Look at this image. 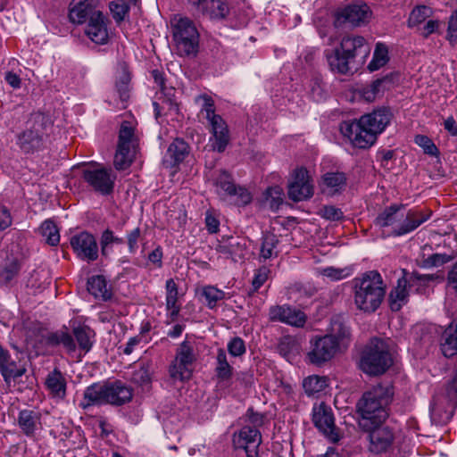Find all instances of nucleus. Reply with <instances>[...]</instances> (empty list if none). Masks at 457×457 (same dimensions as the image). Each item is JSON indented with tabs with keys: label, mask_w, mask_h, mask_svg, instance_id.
Returning <instances> with one entry per match:
<instances>
[{
	"label": "nucleus",
	"mask_w": 457,
	"mask_h": 457,
	"mask_svg": "<svg viewBox=\"0 0 457 457\" xmlns=\"http://www.w3.org/2000/svg\"><path fill=\"white\" fill-rule=\"evenodd\" d=\"M431 212L422 210L410 209L405 212L403 204H391L381 212L374 220L376 226L390 228V235L401 237L409 234L426 222Z\"/></svg>",
	"instance_id": "f257e3e1"
},
{
	"label": "nucleus",
	"mask_w": 457,
	"mask_h": 457,
	"mask_svg": "<svg viewBox=\"0 0 457 457\" xmlns=\"http://www.w3.org/2000/svg\"><path fill=\"white\" fill-rule=\"evenodd\" d=\"M393 397L389 386L378 385L365 392L356 404L361 416L360 426L370 429L373 424L381 425L388 417L387 405Z\"/></svg>",
	"instance_id": "f03ea898"
},
{
	"label": "nucleus",
	"mask_w": 457,
	"mask_h": 457,
	"mask_svg": "<svg viewBox=\"0 0 457 457\" xmlns=\"http://www.w3.org/2000/svg\"><path fill=\"white\" fill-rule=\"evenodd\" d=\"M370 53V47L363 37L346 36L342 38L340 47L328 56V62L333 71L347 74L356 58H359L358 63H363Z\"/></svg>",
	"instance_id": "7ed1b4c3"
},
{
	"label": "nucleus",
	"mask_w": 457,
	"mask_h": 457,
	"mask_svg": "<svg viewBox=\"0 0 457 457\" xmlns=\"http://www.w3.org/2000/svg\"><path fill=\"white\" fill-rule=\"evenodd\" d=\"M353 283L354 303L357 308L365 312H375L386 294L381 275L377 270H370L361 278H354Z\"/></svg>",
	"instance_id": "20e7f679"
},
{
	"label": "nucleus",
	"mask_w": 457,
	"mask_h": 457,
	"mask_svg": "<svg viewBox=\"0 0 457 457\" xmlns=\"http://www.w3.org/2000/svg\"><path fill=\"white\" fill-rule=\"evenodd\" d=\"M53 121L47 114L37 112L30 114L24 129L16 135V145L24 154L38 151L46 142Z\"/></svg>",
	"instance_id": "39448f33"
},
{
	"label": "nucleus",
	"mask_w": 457,
	"mask_h": 457,
	"mask_svg": "<svg viewBox=\"0 0 457 457\" xmlns=\"http://www.w3.org/2000/svg\"><path fill=\"white\" fill-rule=\"evenodd\" d=\"M171 32L177 54L180 56H195L198 52L199 34L194 22L188 18H174Z\"/></svg>",
	"instance_id": "423d86ee"
},
{
	"label": "nucleus",
	"mask_w": 457,
	"mask_h": 457,
	"mask_svg": "<svg viewBox=\"0 0 457 457\" xmlns=\"http://www.w3.org/2000/svg\"><path fill=\"white\" fill-rule=\"evenodd\" d=\"M392 365V357L386 344L373 338L361 359V369L369 375L383 374Z\"/></svg>",
	"instance_id": "0eeeda50"
},
{
	"label": "nucleus",
	"mask_w": 457,
	"mask_h": 457,
	"mask_svg": "<svg viewBox=\"0 0 457 457\" xmlns=\"http://www.w3.org/2000/svg\"><path fill=\"white\" fill-rule=\"evenodd\" d=\"M137 145V137L135 128L129 121L120 124L117 150L114 155V167L119 170H126L133 162L135 149Z\"/></svg>",
	"instance_id": "6e6552de"
},
{
	"label": "nucleus",
	"mask_w": 457,
	"mask_h": 457,
	"mask_svg": "<svg viewBox=\"0 0 457 457\" xmlns=\"http://www.w3.org/2000/svg\"><path fill=\"white\" fill-rule=\"evenodd\" d=\"M342 350L329 337L314 336L309 341L305 361L316 367H322L333 360Z\"/></svg>",
	"instance_id": "1a4fd4ad"
},
{
	"label": "nucleus",
	"mask_w": 457,
	"mask_h": 457,
	"mask_svg": "<svg viewBox=\"0 0 457 457\" xmlns=\"http://www.w3.org/2000/svg\"><path fill=\"white\" fill-rule=\"evenodd\" d=\"M82 179L96 193L108 195L113 191L116 175L111 168L87 165L82 169Z\"/></svg>",
	"instance_id": "9d476101"
},
{
	"label": "nucleus",
	"mask_w": 457,
	"mask_h": 457,
	"mask_svg": "<svg viewBox=\"0 0 457 457\" xmlns=\"http://www.w3.org/2000/svg\"><path fill=\"white\" fill-rule=\"evenodd\" d=\"M312 420L315 428L331 443H337L342 438V433L335 424L332 408L326 403L313 405Z\"/></svg>",
	"instance_id": "9b49d317"
},
{
	"label": "nucleus",
	"mask_w": 457,
	"mask_h": 457,
	"mask_svg": "<svg viewBox=\"0 0 457 457\" xmlns=\"http://www.w3.org/2000/svg\"><path fill=\"white\" fill-rule=\"evenodd\" d=\"M196 361L193 343L183 341L176 352L175 360L170 366L169 373L174 381H184L191 378L192 364Z\"/></svg>",
	"instance_id": "f8f14e48"
},
{
	"label": "nucleus",
	"mask_w": 457,
	"mask_h": 457,
	"mask_svg": "<svg viewBox=\"0 0 457 457\" xmlns=\"http://www.w3.org/2000/svg\"><path fill=\"white\" fill-rule=\"evenodd\" d=\"M340 131L354 147L360 149L370 148L377 140L366 126L361 123L360 119L342 122Z\"/></svg>",
	"instance_id": "ddd939ff"
},
{
	"label": "nucleus",
	"mask_w": 457,
	"mask_h": 457,
	"mask_svg": "<svg viewBox=\"0 0 457 457\" xmlns=\"http://www.w3.org/2000/svg\"><path fill=\"white\" fill-rule=\"evenodd\" d=\"M71 246L82 261L92 262L98 259L99 247L96 237L87 231H82L73 235L70 239Z\"/></svg>",
	"instance_id": "4468645a"
},
{
	"label": "nucleus",
	"mask_w": 457,
	"mask_h": 457,
	"mask_svg": "<svg viewBox=\"0 0 457 457\" xmlns=\"http://www.w3.org/2000/svg\"><path fill=\"white\" fill-rule=\"evenodd\" d=\"M233 444L237 449H243L246 457H259L262 434L258 428L245 425L234 433Z\"/></svg>",
	"instance_id": "2eb2a0df"
},
{
	"label": "nucleus",
	"mask_w": 457,
	"mask_h": 457,
	"mask_svg": "<svg viewBox=\"0 0 457 457\" xmlns=\"http://www.w3.org/2000/svg\"><path fill=\"white\" fill-rule=\"evenodd\" d=\"M370 15V7L365 4H349L336 12L335 26L357 27L368 21Z\"/></svg>",
	"instance_id": "dca6fc26"
},
{
	"label": "nucleus",
	"mask_w": 457,
	"mask_h": 457,
	"mask_svg": "<svg viewBox=\"0 0 457 457\" xmlns=\"http://www.w3.org/2000/svg\"><path fill=\"white\" fill-rule=\"evenodd\" d=\"M37 354L44 353L47 348L62 346L69 354L75 353L76 344L72 335L65 329L47 332L41 336Z\"/></svg>",
	"instance_id": "f3484780"
},
{
	"label": "nucleus",
	"mask_w": 457,
	"mask_h": 457,
	"mask_svg": "<svg viewBox=\"0 0 457 457\" xmlns=\"http://www.w3.org/2000/svg\"><path fill=\"white\" fill-rule=\"evenodd\" d=\"M288 197L294 202H301L311 198L313 186L310 181L308 171L304 168L295 170L293 179L288 186Z\"/></svg>",
	"instance_id": "a211bd4d"
},
{
	"label": "nucleus",
	"mask_w": 457,
	"mask_h": 457,
	"mask_svg": "<svg viewBox=\"0 0 457 457\" xmlns=\"http://www.w3.org/2000/svg\"><path fill=\"white\" fill-rule=\"evenodd\" d=\"M365 430L369 432V450L371 453H382L387 451L394 442V432L387 426L373 424L370 429Z\"/></svg>",
	"instance_id": "6ab92c4d"
},
{
	"label": "nucleus",
	"mask_w": 457,
	"mask_h": 457,
	"mask_svg": "<svg viewBox=\"0 0 457 457\" xmlns=\"http://www.w3.org/2000/svg\"><path fill=\"white\" fill-rule=\"evenodd\" d=\"M269 320L302 328L306 322V315L302 311L287 304L274 305L269 310Z\"/></svg>",
	"instance_id": "aec40b11"
},
{
	"label": "nucleus",
	"mask_w": 457,
	"mask_h": 457,
	"mask_svg": "<svg viewBox=\"0 0 457 457\" xmlns=\"http://www.w3.org/2000/svg\"><path fill=\"white\" fill-rule=\"evenodd\" d=\"M25 364L17 357L13 359L11 353L0 345V373L6 383L22 377L26 373Z\"/></svg>",
	"instance_id": "412c9836"
},
{
	"label": "nucleus",
	"mask_w": 457,
	"mask_h": 457,
	"mask_svg": "<svg viewBox=\"0 0 457 457\" xmlns=\"http://www.w3.org/2000/svg\"><path fill=\"white\" fill-rule=\"evenodd\" d=\"M98 0H72L70 4L69 17L71 22L82 24L92 16L102 13L97 10Z\"/></svg>",
	"instance_id": "4be33fe9"
},
{
	"label": "nucleus",
	"mask_w": 457,
	"mask_h": 457,
	"mask_svg": "<svg viewBox=\"0 0 457 457\" xmlns=\"http://www.w3.org/2000/svg\"><path fill=\"white\" fill-rule=\"evenodd\" d=\"M108 19L102 13L92 16L87 21L85 34L94 43L105 45L109 40Z\"/></svg>",
	"instance_id": "5701e85b"
},
{
	"label": "nucleus",
	"mask_w": 457,
	"mask_h": 457,
	"mask_svg": "<svg viewBox=\"0 0 457 457\" xmlns=\"http://www.w3.org/2000/svg\"><path fill=\"white\" fill-rule=\"evenodd\" d=\"M208 121L212 133V137L210 138L212 150L219 153L224 152L229 142V134L226 122L220 115L212 116Z\"/></svg>",
	"instance_id": "b1692460"
},
{
	"label": "nucleus",
	"mask_w": 457,
	"mask_h": 457,
	"mask_svg": "<svg viewBox=\"0 0 457 457\" xmlns=\"http://www.w3.org/2000/svg\"><path fill=\"white\" fill-rule=\"evenodd\" d=\"M390 112L386 109L375 110L370 113L362 115L361 123L365 125L370 133L377 139L378 135L381 134L390 122Z\"/></svg>",
	"instance_id": "393cba45"
},
{
	"label": "nucleus",
	"mask_w": 457,
	"mask_h": 457,
	"mask_svg": "<svg viewBox=\"0 0 457 457\" xmlns=\"http://www.w3.org/2000/svg\"><path fill=\"white\" fill-rule=\"evenodd\" d=\"M193 4L211 20H223L229 12L227 0H194Z\"/></svg>",
	"instance_id": "a878e982"
},
{
	"label": "nucleus",
	"mask_w": 457,
	"mask_h": 457,
	"mask_svg": "<svg viewBox=\"0 0 457 457\" xmlns=\"http://www.w3.org/2000/svg\"><path fill=\"white\" fill-rule=\"evenodd\" d=\"M107 394L108 383H94L85 389L79 406L87 409L94 405L107 404Z\"/></svg>",
	"instance_id": "bb28decb"
},
{
	"label": "nucleus",
	"mask_w": 457,
	"mask_h": 457,
	"mask_svg": "<svg viewBox=\"0 0 457 457\" xmlns=\"http://www.w3.org/2000/svg\"><path fill=\"white\" fill-rule=\"evenodd\" d=\"M325 336L331 337L337 344V346L344 351L349 345L351 332L343 318L337 316L332 318L329 332Z\"/></svg>",
	"instance_id": "cd10ccee"
},
{
	"label": "nucleus",
	"mask_w": 457,
	"mask_h": 457,
	"mask_svg": "<svg viewBox=\"0 0 457 457\" xmlns=\"http://www.w3.org/2000/svg\"><path fill=\"white\" fill-rule=\"evenodd\" d=\"M402 272L403 276L398 278L396 287L389 294L390 308L393 312H398L409 297L407 270H403Z\"/></svg>",
	"instance_id": "c85d7f7f"
},
{
	"label": "nucleus",
	"mask_w": 457,
	"mask_h": 457,
	"mask_svg": "<svg viewBox=\"0 0 457 457\" xmlns=\"http://www.w3.org/2000/svg\"><path fill=\"white\" fill-rule=\"evenodd\" d=\"M133 389L120 381L108 382L107 404L122 405L131 401Z\"/></svg>",
	"instance_id": "c756f323"
},
{
	"label": "nucleus",
	"mask_w": 457,
	"mask_h": 457,
	"mask_svg": "<svg viewBox=\"0 0 457 457\" xmlns=\"http://www.w3.org/2000/svg\"><path fill=\"white\" fill-rule=\"evenodd\" d=\"M189 152L188 144L181 138H176L167 149L164 162L168 166L175 167L187 157Z\"/></svg>",
	"instance_id": "7c9ffc66"
},
{
	"label": "nucleus",
	"mask_w": 457,
	"mask_h": 457,
	"mask_svg": "<svg viewBox=\"0 0 457 457\" xmlns=\"http://www.w3.org/2000/svg\"><path fill=\"white\" fill-rule=\"evenodd\" d=\"M46 387L53 398L62 400L66 396V379L62 373L54 369L46 378Z\"/></svg>",
	"instance_id": "2f4dec72"
},
{
	"label": "nucleus",
	"mask_w": 457,
	"mask_h": 457,
	"mask_svg": "<svg viewBox=\"0 0 457 457\" xmlns=\"http://www.w3.org/2000/svg\"><path fill=\"white\" fill-rule=\"evenodd\" d=\"M440 346L445 357L449 358L457 353V319L453 320L445 329Z\"/></svg>",
	"instance_id": "473e14b6"
},
{
	"label": "nucleus",
	"mask_w": 457,
	"mask_h": 457,
	"mask_svg": "<svg viewBox=\"0 0 457 457\" xmlns=\"http://www.w3.org/2000/svg\"><path fill=\"white\" fill-rule=\"evenodd\" d=\"M39 424L40 417L36 411L31 410H21L19 412L18 425L22 433L27 436H34Z\"/></svg>",
	"instance_id": "72a5a7b5"
},
{
	"label": "nucleus",
	"mask_w": 457,
	"mask_h": 457,
	"mask_svg": "<svg viewBox=\"0 0 457 457\" xmlns=\"http://www.w3.org/2000/svg\"><path fill=\"white\" fill-rule=\"evenodd\" d=\"M87 290L96 299L107 301L112 297V291L102 275L93 276L87 280Z\"/></svg>",
	"instance_id": "f704fd0d"
},
{
	"label": "nucleus",
	"mask_w": 457,
	"mask_h": 457,
	"mask_svg": "<svg viewBox=\"0 0 457 457\" xmlns=\"http://www.w3.org/2000/svg\"><path fill=\"white\" fill-rule=\"evenodd\" d=\"M21 262L16 257H8L5 262L0 264V287H7L21 270Z\"/></svg>",
	"instance_id": "c9c22d12"
},
{
	"label": "nucleus",
	"mask_w": 457,
	"mask_h": 457,
	"mask_svg": "<svg viewBox=\"0 0 457 457\" xmlns=\"http://www.w3.org/2000/svg\"><path fill=\"white\" fill-rule=\"evenodd\" d=\"M215 374L220 382H228L233 374V368L228 361L226 352L219 349L216 356Z\"/></svg>",
	"instance_id": "e433bc0d"
},
{
	"label": "nucleus",
	"mask_w": 457,
	"mask_h": 457,
	"mask_svg": "<svg viewBox=\"0 0 457 457\" xmlns=\"http://www.w3.org/2000/svg\"><path fill=\"white\" fill-rule=\"evenodd\" d=\"M283 200L284 191L279 186L270 187L263 193V205L273 212L279 209Z\"/></svg>",
	"instance_id": "4c0bfd02"
},
{
	"label": "nucleus",
	"mask_w": 457,
	"mask_h": 457,
	"mask_svg": "<svg viewBox=\"0 0 457 457\" xmlns=\"http://www.w3.org/2000/svg\"><path fill=\"white\" fill-rule=\"evenodd\" d=\"M73 335L78 342L79 350L85 353L89 352L94 344L95 333L87 326H79L73 328Z\"/></svg>",
	"instance_id": "58836bf2"
},
{
	"label": "nucleus",
	"mask_w": 457,
	"mask_h": 457,
	"mask_svg": "<svg viewBox=\"0 0 457 457\" xmlns=\"http://www.w3.org/2000/svg\"><path fill=\"white\" fill-rule=\"evenodd\" d=\"M278 244L277 236L273 233H265L262 237V244L260 247V258L268 260L273 256L278 255V252L275 251Z\"/></svg>",
	"instance_id": "ea45409f"
},
{
	"label": "nucleus",
	"mask_w": 457,
	"mask_h": 457,
	"mask_svg": "<svg viewBox=\"0 0 457 457\" xmlns=\"http://www.w3.org/2000/svg\"><path fill=\"white\" fill-rule=\"evenodd\" d=\"M124 239L114 235L113 231L106 228L102 232L100 238L101 254L108 258L112 252V245H122Z\"/></svg>",
	"instance_id": "a19ab883"
},
{
	"label": "nucleus",
	"mask_w": 457,
	"mask_h": 457,
	"mask_svg": "<svg viewBox=\"0 0 457 457\" xmlns=\"http://www.w3.org/2000/svg\"><path fill=\"white\" fill-rule=\"evenodd\" d=\"M389 61L388 49L386 46L382 43H378L373 53V57L368 64L370 71H375L386 65Z\"/></svg>",
	"instance_id": "79ce46f5"
},
{
	"label": "nucleus",
	"mask_w": 457,
	"mask_h": 457,
	"mask_svg": "<svg viewBox=\"0 0 457 457\" xmlns=\"http://www.w3.org/2000/svg\"><path fill=\"white\" fill-rule=\"evenodd\" d=\"M407 278L409 287H414L417 293L422 294L425 292L428 284L435 279V276L420 274L418 272H407Z\"/></svg>",
	"instance_id": "37998d69"
},
{
	"label": "nucleus",
	"mask_w": 457,
	"mask_h": 457,
	"mask_svg": "<svg viewBox=\"0 0 457 457\" xmlns=\"http://www.w3.org/2000/svg\"><path fill=\"white\" fill-rule=\"evenodd\" d=\"M39 232L42 235V237L46 239V242L48 245L54 246L59 244V229L57 228L56 224L53 220H45L39 228Z\"/></svg>",
	"instance_id": "c03bdc74"
},
{
	"label": "nucleus",
	"mask_w": 457,
	"mask_h": 457,
	"mask_svg": "<svg viewBox=\"0 0 457 457\" xmlns=\"http://www.w3.org/2000/svg\"><path fill=\"white\" fill-rule=\"evenodd\" d=\"M215 187L216 192L220 196H230L235 193L237 187L233 183L230 175L226 171H222L215 180Z\"/></svg>",
	"instance_id": "a18cd8bd"
},
{
	"label": "nucleus",
	"mask_w": 457,
	"mask_h": 457,
	"mask_svg": "<svg viewBox=\"0 0 457 457\" xmlns=\"http://www.w3.org/2000/svg\"><path fill=\"white\" fill-rule=\"evenodd\" d=\"M225 292L213 287L205 286L202 289V296L204 297L209 309L216 308L218 302L225 298Z\"/></svg>",
	"instance_id": "49530a36"
},
{
	"label": "nucleus",
	"mask_w": 457,
	"mask_h": 457,
	"mask_svg": "<svg viewBox=\"0 0 457 457\" xmlns=\"http://www.w3.org/2000/svg\"><path fill=\"white\" fill-rule=\"evenodd\" d=\"M318 273L323 277L329 278L331 281H337L349 277L352 273L349 268H336L333 266L319 268Z\"/></svg>",
	"instance_id": "de8ad7c7"
},
{
	"label": "nucleus",
	"mask_w": 457,
	"mask_h": 457,
	"mask_svg": "<svg viewBox=\"0 0 457 457\" xmlns=\"http://www.w3.org/2000/svg\"><path fill=\"white\" fill-rule=\"evenodd\" d=\"M326 386V379L319 376H310L303 382V389L308 395L322 391Z\"/></svg>",
	"instance_id": "09e8293b"
},
{
	"label": "nucleus",
	"mask_w": 457,
	"mask_h": 457,
	"mask_svg": "<svg viewBox=\"0 0 457 457\" xmlns=\"http://www.w3.org/2000/svg\"><path fill=\"white\" fill-rule=\"evenodd\" d=\"M431 15V9L426 5L415 7L410 13L408 26L410 28L418 26L424 22Z\"/></svg>",
	"instance_id": "8fccbe9b"
},
{
	"label": "nucleus",
	"mask_w": 457,
	"mask_h": 457,
	"mask_svg": "<svg viewBox=\"0 0 457 457\" xmlns=\"http://www.w3.org/2000/svg\"><path fill=\"white\" fill-rule=\"evenodd\" d=\"M324 184L333 191H339L346 182V178L343 172H328L323 176Z\"/></svg>",
	"instance_id": "3c124183"
},
{
	"label": "nucleus",
	"mask_w": 457,
	"mask_h": 457,
	"mask_svg": "<svg viewBox=\"0 0 457 457\" xmlns=\"http://www.w3.org/2000/svg\"><path fill=\"white\" fill-rule=\"evenodd\" d=\"M151 364L149 362H142L139 367L133 371L131 379L138 385H146L151 381Z\"/></svg>",
	"instance_id": "603ef678"
},
{
	"label": "nucleus",
	"mask_w": 457,
	"mask_h": 457,
	"mask_svg": "<svg viewBox=\"0 0 457 457\" xmlns=\"http://www.w3.org/2000/svg\"><path fill=\"white\" fill-rule=\"evenodd\" d=\"M129 82L130 75L124 70L115 85L117 93L119 94V97L122 103L126 102L129 97Z\"/></svg>",
	"instance_id": "864d4df0"
},
{
	"label": "nucleus",
	"mask_w": 457,
	"mask_h": 457,
	"mask_svg": "<svg viewBox=\"0 0 457 457\" xmlns=\"http://www.w3.org/2000/svg\"><path fill=\"white\" fill-rule=\"evenodd\" d=\"M195 101L201 107V112L204 113V117L207 120L217 115L215 114L214 102L208 95H199L195 97Z\"/></svg>",
	"instance_id": "5fc2aeb1"
},
{
	"label": "nucleus",
	"mask_w": 457,
	"mask_h": 457,
	"mask_svg": "<svg viewBox=\"0 0 457 457\" xmlns=\"http://www.w3.org/2000/svg\"><path fill=\"white\" fill-rule=\"evenodd\" d=\"M453 258V255L446 253H434L424 259L421 266L423 268L438 267L451 262Z\"/></svg>",
	"instance_id": "6e6d98bb"
},
{
	"label": "nucleus",
	"mask_w": 457,
	"mask_h": 457,
	"mask_svg": "<svg viewBox=\"0 0 457 457\" xmlns=\"http://www.w3.org/2000/svg\"><path fill=\"white\" fill-rule=\"evenodd\" d=\"M385 91L381 84L378 79L374 80L371 84L364 87L361 90V96L362 97L368 101L372 102L376 99L377 96H378L380 94H382Z\"/></svg>",
	"instance_id": "4d7b16f0"
},
{
	"label": "nucleus",
	"mask_w": 457,
	"mask_h": 457,
	"mask_svg": "<svg viewBox=\"0 0 457 457\" xmlns=\"http://www.w3.org/2000/svg\"><path fill=\"white\" fill-rule=\"evenodd\" d=\"M110 10L112 18L116 22H120L125 19L129 12V6L123 1H113L110 4Z\"/></svg>",
	"instance_id": "13d9d810"
},
{
	"label": "nucleus",
	"mask_w": 457,
	"mask_h": 457,
	"mask_svg": "<svg viewBox=\"0 0 457 457\" xmlns=\"http://www.w3.org/2000/svg\"><path fill=\"white\" fill-rule=\"evenodd\" d=\"M228 353L233 357H240L245 353L246 348L241 337H233L227 345Z\"/></svg>",
	"instance_id": "bf43d9fd"
},
{
	"label": "nucleus",
	"mask_w": 457,
	"mask_h": 457,
	"mask_svg": "<svg viewBox=\"0 0 457 457\" xmlns=\"http://www.w3.org/2000/svg\"><path fill=\"white\" fill-rule=\"evenodd\" d=\"M415 143L422 147L426 154L430 155H436L438 153V149L436 145L432 142V140L423 135H418L415 137Z\"/></svg>",
	"instance_id": "052dcab7"
},
{
	"label": "nucleus",
	"mask_w": 457,
	"mask_h": 457,
	"mask_svg": "<svg viewBox=\"0 0 457 457\" xmlns=\"http://www.w3.org/2000/svg\"><path fill=\"white\" fill-rule=\"evenodd\" d=\"M141 238L140 228H136L129 231L126 236V241L129 253H135L138 248V242Z\"/></svg>",
	"instance_id": "680f3d73"
},
{
	"label": "nucleus",
	"mask_w": 457,
	"mask_h": 457,
	"mask_svg": "<svg viewBox=\"0 0 457 457\" xmlns=\"http://www.w3.org/2000/svg\"><path fill=\"white\" fill-rule=\"evenodd\" d=\"M446 38L452 46H453L456 43V40H457V9L451 14V16L449 18Z\"/></svg>",
	"instance_id": "e2e57ef3"
},
{
	"label": "nucleus",
	"mask_w": 457,
	"mask_h": 457,
	"mask_svg": "<svg viewBox=\"0 0 457 457\" xmlns=\"http://www.w3.org/2000/svg\"><path fill=\"white\" fill-rule=\"evenodd\" d=\"M230 197H234L233 202L237 205H246L252 201L251 194L243 187H236L235 193Z\"/></svg>",
	"instance_id": "0e129e2a"
},
{
	"label": "nucleus",
	"mask_w": 457,
	"mask_h": 457,
	"mask_svg": "<svg viewBox=\"0 0 457 457\" xmlns=\"http://www.w3.org/2000/svg\"><path fill=\"white\" fill-rule=\"evenodd\" d=\"M297 349L296 342L290 337L283 338L278 345V350L284 356H289Z\"/></svg>",
	"instance_id": "69168bd1"
},
{
	"label": "nucleus",
	"mask_w": 457,
	"mask_h": 457,
	"mask_svg": "<svg viewBox=\"0 0 457 457\" xmlns=\"http://www.w3.org/2000/svg\"><path fill=\"white\" fill-rule=\"evenodd\" d=\"M269 271V269L264 266L256 270L252 281L254 290H258L266 282Z\"/></svg>",
	"instance_id": "338daca9"
},
{
	"label": "nucleus",
	"mask_w": 457,
	"mask_h": 457,
	"mask_svg": "<svg viewBox=\"0 0 457 457\" xmlns=\"http://www.w3.org/2000/svg\"><path fill=\"white\" fill-rule=\"evenodd\" d=\"M12 223V217L10 210L0 204V232L8 228Z\"/></svg>",
	"instance_id": "774afa93"
}]
</instances>
